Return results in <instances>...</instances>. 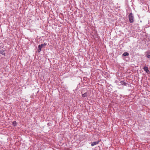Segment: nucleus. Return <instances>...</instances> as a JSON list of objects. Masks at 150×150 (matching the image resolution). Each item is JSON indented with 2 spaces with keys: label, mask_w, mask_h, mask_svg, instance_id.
Returning <instances> with one entry per match:
<instances>
[{
  "label": "nucleus",
  "mask_w": 150,
  "mask_h": 150,
  "mask_svg": "<svg viewBox=\"0 0 150 150\" xmlns=\"http://www.w3.org/2000/svg\"><path fill=\"white\" fill-rule=\"evenodd\" d=\"M129 21L130 23L134 22V17L132 13H130L129 15Z\"/></svg>",
  "instance_id": "nucleus-1"
},
{
  "label": "nucleus",
  "mask_w": 150,
  "mask_h": 150,
  "mask_svg": "<svg viewBox=\"0 0 150 150\" xmlns=\"http://www.w3.org/2000/svg\"><path fill=\"white\" fill-rule=\"evenodd\" d=\"M99 141H97L96 142H93L91 143V146H94V145H96L99 144Z\"/></svg>",
  "instance_id": "nucleus-2"
},
{
  "label": "nucleus",
  "mask_w": 150,
  "mask_h": 150,
  "mask_svg": "<svg viewBox=\"0 0 150 150\" xmlns=\"http://www.w3.org/2000/svg\"><path fill=\"white\" fill-rule=\"evenodd\" d=\"M0 53L4 55H5V52L4 50L2 49H0Z\"/></svg>",
  "instance_id": "nucleus-3"
},
{
  "label": "nucleus",
  "mask_w": 150,
  "mask_h": 150,
  "mask_svg": "<svg viewBox=\"0 0 150 150\" xmlns=\"http://www.w3.org/2000/svg\"><path fill=\"white\" fill-rule=\"evenodd\" d=\"M41 45H39L38 47V52H40V51H41V48H42V47H41Z\"/></svg>",
  "instance_id": "nucleus-4"
},
{
  "label": "nucleus",
  "mask_w": 150,
  "mask_h": 150,
  "mask_svg": "<svg viewBox=\"0 0 150 150\" xmlns=\"http://www.w3.org/2000/svg\"><path fill=\"white\" fill-rule=\"evenodd\" d=\"M146 56L148 58H150V51H149L146 52Z\"/></svg>",
  "instance_id": "nucleus-5"
},
{
  "label": "nucleus",
  "mask_w": 150,
  "mask_h": 150,
  "mask_svg": "<svg viewBox=\"0 0 150 150\" xmlns=\"http://www.w3.org/2000/svg\"><path fill=\"white\" fill-rule=\"evenodd\" d=\"M88 95V93L87 92H86L85 93L83 94L82 95V96L83 98L87 97Z\"/></svg>",
  "instance_id": "nucleus-6"
},
{
  "label": "nucleus",
  "mask_w": 150,
  "mask_h": 150,
  "mask_svg": "<svg viewBox=\"0 0 150 150\" xmlns=\"http://www.w3.org/2000/svg\"><path fill=\"white\" fill-rule=\"evenodd\" d=\"M143 69L144 70L146 71L147 73H148L149 71V70L148 69V68L146 67H144Z\"/></svg>",
  "instance_id": "nucleus-7"
},
{
  "label": "nucleus",
  "mask_w": 150,
  "mask_h": 150,
  "mask_svg": "<svg viewBox=\"0 0 150 150\" xmlns=\"http://www.w3.org/2000/svg\"><path fill=\"white\" fill-rule=\"evenodd\" d=\"M120 83L121 85L125 86H127V83H126L125 82L123 81H120Z\"/></svg>",
  "instance_id": "nucleus-8"
},
{
  "label": "nucleus",
  "mask_w": 150,
  "mask_h": 150,
  "mask_svg": "<svg viewBox=\"0 0 150 150\" xmlns=\"http://www.w3.org/2000/svg\"><path fill=\"white\" fill-rule=\"evenodd\" d=\"M129 54L128 53H127V52H125L123 53V54H122V55L125 56H128L129 55Z\"/></svg>",
  "instance_id": "nucleus-9"
},
{
  "label": "nucleus",
  "mask_w": 150,
  "mask_h": 150,
  "mask_svg": "<svg viewBox=\"0 0 150 150\" xmlns=\"http://www.w3.org/2000/svg\"><path fill=\"white\" fill-rule=\"evenodd\" d=\"M47 45V43L45 42L43 44H41V46H44L45 47Z\"/></svg>",
  "instance_id": "nucleus-10"
},
{
  "label": "nucleus",
  "mask_w": 150,
  "mask_h": 150,
  "mask_svg": "<svg viewBox=\"0 0 150 150\" xmlns=\"http://www.w3.org/2000/svg\"><path fill=\"white\" fill-rule=\"evenodd\" d=\"M13 125L15 126L16 125V121H13Z\"/></svg>",
  "instance_id": "nucleus-11"
},
{
  "label": "nucleus",
  "mask_w": 150,
  "mask_h": 150,
  "mask_svg": "<svg viewBox=\"0 0 150 150\" xmlns=\"http://www.w3.org/2000/svg\"><path fill=\"white\" fill-rule=\"evenodd\" d=\"M41 47H42V48L43 47H45L44 46H41Z\"/></svg>",
  "instance_id": "nucleus-12"
}]
</instances>
